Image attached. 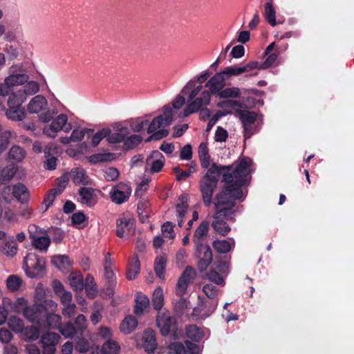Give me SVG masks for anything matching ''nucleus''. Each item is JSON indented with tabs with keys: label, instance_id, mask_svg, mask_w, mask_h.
Returning a JSON list of instances; mask_svg holds the SVG:
<instances>
[{
	"label": "nucleus",
	"instance_id": "1",
	"mask_svg": "<svg viewBox=\"0 0 354 354\" xmlns=\"http://www.w3.org/2000/svg\"><path fill=\"white\" fill-rule=\"evenodd\" d=\"M252 160L248 158H242L234 168H221L213 165L201 181V192L206 206L212 203V195L217 186L220 176L223 175L224 183L223 190L214 200L216 212L212 223L213 229L222 236L230 231V227L223 221L232 219L236 212L235 200L243 199L244 193L242 187L246 184L248 175L252 171Z\"/></svg>",
	"mask_w": 354,
	"mask_h": 354
},
{
	"label": "nucleus",
	"instance_id": "2",
	"mask_svg": "<svg viewBox=\"0 0 354 354\" xmlns=\"http://www.w3.org/2000/svg\"><path fill=\"white\" fill-rule=\"evenodd\" d=\"M210 73L204 71L197 77L189 80L182 89V93L187 95L190 102L183 110L182 117L198 111L203 106L208 104L212 94H217L222 91L225 85L227 77L223 72L218 73L211 77L205 84L208 89H203V83L209 77Z\"/></svg>",
	"mask_w": 354,
	"mask_h": 354
},
{
	"label": "nucleus",
	"instance_id": "3",
	"mask_svg": "<svg viewBox=\"0 0 354 354\" xmlns=\"http://www.w3.org/2000/svg\"><path fill=\"white\" fill-rule=\"evenodd\" d=\"M173 112L169 106H165L162 115L155 117L151 121L149 120L147 133L151 134V139L160 140L168 135L169 131L165 128L173 120Z\"/></svg>",
	"mask_w": 354,
	"mask_h": 354
},
{
	"label": "nucleus",
	"instance_id": "4",
	"mask_svg": "<svg viewBox=\"0 0 354 354\" xmlns=\"http://www.w3.org/2000/svg\"><path fill=\"white\" fill-rule=\"evenodd\" d=\"M114 133L109 137V142L112 143L123 142L127 149L133 148L142 140V138L137 134L129 135L128 125L125 123H115L113 126Z\"/></svg>",
	"mask_w": 354,
	"mask_h": 354
},
{
	"label": "nucleus",
	"instance_id": "5",
	"mask_svg": "<svg viewBox=\"0 0 354 354\" xmlns=\"http://www.w3.org/2000/svg\"><path fill=\"white\" fill-rule=\"evenodd\" d=\"M48 101L41 95H37L29 102L27 109L30 113H40L39 120L43 122H49L55 111L48 109Z\"/></svg>",
	"mask_w": 354,
	"mask_h": 354
},
{
	"label": "nucleus",
	"instance_id": "6",
	"mask_svg": "<svg viewBox=\"0 0 354 354\" xmlns=\"http://www.w3.org/2000/svg\"><path fill=\"white\" fill-rule=\"evenodd\" d=\"M239 116L243 125L245 138H250L259 131L261 122L260 115L253 111L243 110L239 111Z\"/></svg>",
	"mask_w": 354,
	"mask_h": 354
},
{
	"label": "nucleus",
	"instance_id": "7",
	"mask_svg": "<svg viewBox=\"0 0 354 354\" xmlns=\"http://www.w3.org/2000/svg\"><path fill=\"white\" fill-rule=\"evenodd\" d=\"M50 122V124L45 125L43 128V132L50 138H55L60 131L68 133L72 129L71 123L68 122L67 115L63 113L55 118L53 117Z\"/></svg>",
	"mask_w": 354,
	"mask_h": 354
},
{
	"label": "nucleus",
	"instance_id": "8",
	"mask_svg": "<svg viewBox=\"0 0 354 354\" xmlns=\"http://www.w3.org/2000/svg\"><path fill=\"white\" fill-rule=\"evenodd\" d=\"M203 291L212 301H202L198 308L202 316L208 317L215 310L217 306L218 302L214 301V299L217 295L218 290L214 285L207 283L203 286Z\"/></svg>",
	"mask_w": 354,
	"mask_h": 354
},
{
	"label": "nucleus",
	"instance_id": "9",
	"mask_svg": "<svg viewBox=\"0 0 354 354\" xmlns=\"http://www.w3.org/2000/svg\"><path fill=\"white\" fill-rule=\"evenodd\" d=\"M44 266L43 258L38 257L35 253H29L24 258V268L30 277H35L41 273Z\"/></svg>",
	"mask_w": 354,
	"mask_h": 354
},
{
	"label": "nucleus",
	"instance_id": "10",
	"mask_svg": "<svg viewBox=\"0 0 354 354\" xmlns=\"http://www.w3.org/2000/svg\"><path fill=\"white\" fill-rule=\"evenodd\" d=\"M11 195L21 203L26 201L29 198L28 189L21 183H18L13 187L7 186L3 188L2 191V196L5 200L9 201Z\"/></svg>",
	"mask_w": 354,
	"mask_h": 354
},
{
	"label": "nucleus",
	"instance_id": "11",
	"mask_svg": "<svg viewBox=\"0 0 354 354\" xmlns=\"http://www.w3.org/2000/svg\"><path fill=\"white\" fill-rule=\"evenodd\" d=\"M24 102V97L18 100L10 95L8 99V109L6 111L7 117L13 120H21L25 115L24 111L21 106Z\"/></svg>",
	"mask_w": 354,
	"mask_h": 354
},
{
	"label": "nucleus",
	"instance_id": "12",
	"mask_svg": "<svg viewBox=\"0 0 354 354\" xmlns=\"http://www.w3.org/2000/svg\"><path fill=\"white\" fill-rule=\"evenodd\" d=\"M131 193L130 185L127 183H120L111 189L110 196L113 203L122 204L129 199Z\"/></svg>",
	"mask_w": 354,
	"mask_h": 354
},
{
	"label": "nucleus",
	"instance_id": "13",
	"mask_svg": "<svg viewBox=\"0 0 354 354\" xmlns=\"http://www.w3.org/2000/svg\"><path fill=\"white\" fill-rule=\"evenodd\" d=\"M195 275L196 272L194 268L190 266L185 268L176 285V292L178 296L183 297L185 295L187 286L193 282Z\"/></svg>",
	"mask_w": 354,
	"mask_h": 354
},
{
	"label": "nucleus",
	"instance_id": "14",
	"mask_svg": "<svg viewBox=\"0 0 354 354\" xmlns=\"http://www.w3.org/2000/svg\"><path fill=\"white\" fill-rule=\"evenodd\" d=\"M157 326L162 335H167L176 328V320L169 312H159L157 316Z\"/></svg>",
	"mask_w": 354,
	"mask_h": 354
},
{
	"label": "nucleus",
	"instance_id": "15",
	"mask_svg": "<svg viewBox=\"0 0 354 354\" xmlns=\"http://www.w3.org/2000/svg\"><path fill=\"white\" fill-rule=\"evenodd\" d=\"M134 222L131 217L123 216L117 221L116 234L120 238H128L133 232Z\"/></svg>",
	"mask_w": 354,
	"mask_h": 354
},
{
	"label": "nucleus",
	"instance_id": "16",
	"mask_svg": "<svg viewBox=\"0 0 354 354\" xmlns=\"http://www.w3.org/2000/svg\"><path fill=\"white\" fill-rule=\"evenodd\" d=\"M165 164V158L158 151H153L146 160V170L152 173L159 172Z\"/></svg>",
	"mask_w": 354,
	"mask_h": 354
},
{
	"label": "nucleus",
	"instance_id": "17",
	"mask_svg": "<svg viewBox=\"0 0 354 354\" xmlns=\"http://www.w3.org/2000/svg\"><path fill=\"white\" fill-rule=\"evenodd\" d=\"M9 76L6 77V84H10L15 91V87L23 85L28 82V76L17 66H12L9 70Z\"/></svg>",
	"mask_w": 354,
	"mask_h": 354
},
{
	"label": "nucleus",
	"instance_id": "18",
	"mask_svg": "<svg viewBox=\"0 0 354 354\" xmlns=\"http://www.w3.org/2000/svg\"><path fill=\"white\" fill-rule=\"evenodd\" d=\"M197 252L199 259L198 266L201 271H203L207 269L212 261V250L207 245L198 244Z\"/></svg>",
	"mask_w": 354,
	"mask_h": 354
},
{
	"label": "nucleus",
	"instance_id": "19",
	"mask_svg": "<svg viewBox=\"0 0 354 354\" xmlns=\"http://www.w3.org/2000/svg\"><path fill=\"white\" fill-rule=\"evenodd\" d=\"M43 307L39 304L28 306L24 308V316L30 322L39 325L43 317L45 316L46 312L43 311Z\"/></svg>",
	"mask_w": 354,
	"mask_h": 354
},
{
	"label": "nucleus",
	"instance_id": "20",
	"mask_svg": "<svg viewBox=\"0 0 354 354\" xmlns=\"http://www.w3.org/2000/svg\"><path fill=\"white\" fill-rule=\"evenodd\" d=\"M170 349L176 354H199L201 349L198 345L189 341H185V344L180 342H174L171 344Z\"/></svg>",
	"mask_w": 354,
	"mask_h": 354
},
{
	"label": "nucleus",
	"instance_id": "21",
	"mask_svg": "<svg viewBox=\"0 0 354 354\" xmlns=\"http://www.w3.org/2000/svg\"><path fill=\"white\" fill-rule=\"evenodd\" d=\"M39 91V85L35 81H30L27 82L21 88L14 92L11 95L20 100L21 97H24V102L27 97L30 95H33Z\"/></svg>",
	"mask_w": 354,
	"mask_h": 354
},
{
	"label": "nucleus",
	"instance_id": "22",
	"mask_svg": "<svg viewBox=\"0 0 354 354\" xmlns=\"http://www.w3.org/2000/svg\"><path fill=\"white\" fill-rule=\"evenodd\" d=\"M60 337L55 333H47L41 337L44 346V354H54L55 346L58 343Z\"/></svg>",
	"mask_w": 354,
	"mask_h": 354
},
{
	"label": "nucleus",
	"instance_id": "23",
	"mask_svg": "<svg viewBox=\"0 0 354 354\" xmlns=\"http://www.w3.org/2000/svg\"><path fill=\"white\" fill-rule=\"evenodd\" d=\"M219 106L221 108L223 109V113H217L216 115H214L212 118L211 122H213V124H214L218 119L227 113H232V111H238V114L239 115V111H241V104L239 102L235 100H225L219 104Z\"/></svg>",
	"mask_w": 354,
	"mask_h": 354
},
{
	"label": "nucleus",
	"instance_id": "24",
	"mask_svg": "<svg viewBox=\"0 0 354 354\" xmlns=\"http://www.w3.org/2000/svg\"><path fill=\"white\" fill-rule=\"evenodd\" d=\"M188 196L187 194H182L178 201L176 207V217L178 225L180 227H183L184 218L187 213L188 208Z\"/></svg>",
	"mask_w": 354,
	"mask_h": 354
},
{
	"label": "nucleus",
	"instance_id": "25",
	"mask_svg": "<svg viewBox=\"0 0 354 354\" xmlns=\"http://www.w3.org/2000/svg\"><path fill=\"white\" fill-rule=\"evenodd\" d=\"M78 200L88 207H93L97 203V195L91 188L82 187L79 192Z\"/></svg>",
	"mask_w": 354,
	"mask_h": 354
},
{
	"label": "nucleus",
	"instance_id": "26",
	"mask_svg": "<svg viewBox=\"0 0 354 354\" xmlns=\"http://www.w3.org/2000/svg\"><path fill=\"white\" fill-rule=\"evenodd\" d=\"M44 153L46 158V161L44 162L45 168L50 170L55 169L57 165V158L54 155L58 153V149L52 144L45 149Z\"/></svg>",
	"mask_w": 354,
	"mask_h": 354
},
{
	"label": "nucleus",
	"instance_id": "27",
	"mask_svg": "<svg viewBox=\"0 0 354 354\" xmlns=\"http://www.w3.org/2000/svg\"><path fill=\"white\" fill-rule=\"evenodd\" d=\"M68 174L70 178H71L75 184L88 185L90 183V178L83 168H74Z\"/></svg>",
	"mask_w": 354,
	"mask_h": 354
},
{
	"label": "nucleus",
	"instance_id": "28",
	"mask_svg": "<svg viewBox=\"0 0 354 354\" xmlns=\"http://www.w3.org/2000/svg\"><path fill=\"white\" fill-rule=\"evenodd\" d=\"M157 346L155 337V332L151 329H147L143 334V347L145 350L151 353L153 352Z\"/></svg>",
	"mask_w": 354,
	"mask_h": 354
},
{
	"label": "nucleus",
	"instance_id": "29",
	"mask_svg": "<svg viewBox=\"0 0 354 354\" xmlns=\"http://www.w3.org/2000/svg\"><path fill=\"white\" fill-rule=\"evenodd\" d=\"M32 243L35 249L44 252L47 251L50 244V239L46 234L33 236Z\"/></svg>",
	"mask_w": 354,
	"mask_h": 354
},
{
	"label": "nucleus",
	"instance_id": "30",
	"mask_svg": "<svg viewBox=\"0 0 354 354\" xmlns=\"http://www.w3.org/2000/svg\"><path fill=\"white\" fill-rule=\"evenodd\" d=\"M3 305L8 307L10 306V309L15 313L22 312L23 313L24 308L28 306L27 300L23 297L18 298L14 303L10 299L4 298L3 299Z\"/></svg>",
	"mask_w": 354,
	"mask_h": 354
},
{
	"label": "nucleus",
	"instance_id": "31",
	"mask_svg": "<svg viewBox=\"0 0 354 354\" xmlns=\"http://www.w3.org/2000/svg\"><path fill=\"white\" fill-rule=\"evenodd\" d=\"M18 250V246L13 236L8 237L1 248V252L7 257L15 256Z\"/></svg>",
	"mask_w": 354,
	"mask_h": 354
},
{
	"label": "nucleus",
	"instance_id": "32",
	"mask_svg": "<svg viewBox=\"0 0 354 354\" xmlns=\"http://www.w3.org/2000/svg\"><path fill=\"white\" fill-rule=\"evenodd\" d=\"M60 320L61 317L59 315H56L55 313H48L45 315L44 317H42L40 324H39V327H52L56 328L60 326Z\"/></svg>",
	"mask_w": 354,
	"mask_h": 354
},
{
	"label": "nucleus",
	"instance_id": "33",
	"mask_svg": "<svg viewBox=\"0 0 354 354\" xmlns=\"http://www.w3.org/2000/svg\"><path fill=\"white\" fill-rule=\"evenodd\" d=\"M149 115H145L143 118H138L123 123L128 125V128L130 127L134 132H140L149 124Z\"/></svg>",
	"mask_w": 354,
	"mask_h": 354
},
{
	"label": "nucleus",
	"instance_id": "34",
	"mask_svg": "<svg viewBox=\"0 0 354 354\" xmlns=\"http://www.w3.org/2000/svg\"><path fill=\"white\" fill-rule=\"evenodd\" d=\"M6 288L10 292H17L21 290L24 285L22 279L16 274H11L6 280Z\"/></svg>",
	"mask_w": 354,
	"mask_h": 354
},
{
	"label": "nucleus",
	"instance_id": "35",
	"mask_svg": "<svg viewBox=\"0 0 354 354\" xmlns=\"http://www.w3.org/2000/svg\"><path fill=\"white\" fill-rule=\"evenodd\" d=\"M136 306L134 312L137 315H140L149 307V299L142 293H137L135 298Z\"/></svg>",
	"mask_w": 354,
	"mask_h": 354
},
{
	"label": "nucleus",
	"instance_id": "36",
	"mask_svg": "<svg viewBox=\"0 0 354 354\" xmlns=\"http://www.w3.org/2000/svg\"><path fill=\"white\" fill-rule=\"evenodd\" d=\"M138 321L132 315H128L122 320L120 329L124 334L131 333L137 326Z\"/></svg>",
	"mask_w": 354,
	"mask_h": 354
},
{
	"label": "nucleus",
	"instance_id": "37",
	"mask_svg": "<svg viewBox=\"0 0 354 354\" xmlns=\"http://www.w3.org/2000/svg\"><path fill=\"white\" fill-rule=\"evenodd\" d=\"M140 272V261L137 256H133L129 261L127 277L130 279H134Z\"/></svg>",
	"mask_w": 354,
	"mask_h": 354
},
{
	"label": "nucleus",
	"instance_id": "38",
	"mask_svg": "<svg viewBox=\"0 0 354 354\" xmlns=\"http://www.w3.org/2000/svg\"><path fill=\"white\" fill-rule=\"evenodd\" d=\"M71 286L75 290H82L84 287V278L80 272H73L68 276Z\"/></svg>",
	"mask_w": 354,
	"mask_h": 354
},
{
	"label": "nucleus",
	"instance_id": "39",
	"mask_svg": "<svg viewBox=\"0 0 354 354\" xmlns=\"http://www.w3.org/2000/svg\"><path fill=\"white\" fill-rule=\"evenodd\" d=\"M187 337L195 342L201 341L205 335V330L196 325H192L187 328Z\"/></svg>",
	"mask_w": 354,
	"mask_h": 354
},
{
	"label": "nucleus",
	"instance_id": "40",
	"mask_svg": "<svg viewBox=\"0 0 354 354\" xmlns=\"http://www.w3.org/2000/svg\"><path fill=\"white\" fill-rule=\"evenodd\" d=\"M52 263L62 271H67L71 266V261L65 255L55 256L52 259Z\"/></svg>",
	"mask_w": 354,
	"mask_h": 354
},
{
	"label": "nucleus",
	"instance_id": "41",
	"mask_svg": "<svg viewBox=\"0 0 354 354\" xmlns=\"http://www.w3.org/2000/svg\"><path fill=\"white\" fill-rule=\"evenodd\" d=\"M234 245L233 239L230 241L227 240H216L213 242V247L218 252L227 253L231 250Z\"/></svg>",
	"mask_w": 354,
	"mask_h": 354
},
{
	"label": "nucleus",
	"instance_id": "42",
	"mask_svg": "<svg viewBox=\"0 0 354 354\" xmlns=\"http://www.w3.org/2000/svg\"><path fill=\"white\" fill-rule=\"evenodd\" d=\"M111 134V130L109 128L102 129L95 133H94V131H93V133L90 136V137H91V144L93 146L95 147L103 138L108 137L107 139L109 140V137Z\"/></svg>",
	"mask_w": 354,
	"mask_h": 354
},
{
	"label": "nucleus",
	"instance_id": "43",
	"mask_svg": "<svg viewBox=\"0 0 354 354\" xmlns=\"http://www.w3.org/2000/svg\"><path fill=\"white\" fill-rule=\"evenodd\" d=\"M120 347L117 342L109 339L102 346V352L103 354H118Z\"/></svg>",
	"mask_w": 354,
	"mask_h": 354
},
{
	"label": "nucleus",
	"instance_id": "44",
	"mask_svg": "<svg viewBox=\"0 0 354 354\" xmlns=\"http://www.w3.org/2000/svg\"><path fill=\"white\" fill-rule=\"evenodd\" d=\"M138 212L142 221L145 222L150 213L149 203L147 200L142 199L139 201L138 204Z\"/></svg>",
	"mask_w": 354,
	"mask_h": 354
},
{
	"label": "nucleus",
	"instance_id": "45",
	"mask_svg": "<svg viewBox=\"0 0 354 354\" xmlns=\"http://www.w3.org/2000/svg\"><path fill=\"white\" fill-rule=\"evenodd\" d=\"M152 301L156 310H159L161 309L164 304L163 290L161 288L158 287L154 290Z\"/></svg>",
	"mask_w": 354,
	"mask_h": 354
},
{
	"label": "nucleus",
	"instance_id": "46",
	"mask_svg": "<svg viewBox=\"0 0 354 354\" xmlns=\"http://www.w3.org/2000/svg\"><path fill=\"white\" fill-rule=\"evenodd\" d=\"M208 228V222L203 221L196 230L194 235V241L197 244V245L199 244L200 240L207 234Z\"/></svg>",
	"mask_w": 354,
	"mask_h": 354
},
{
	"label": "nucleus",
	"instance_id": "47",
	"mask_svg": "<svg viewBox=\"0 0 354 354\" xmlns=\"http://www.w3.org/2000/svg\"><path fill=\"white\" fill-rule=\"evenodd\" d=\"M93 133L92 129H75L71 133V139L73 142H77L82 140L85 136L90 138V136Z\"/></svg>",
	"mask_w": 354,
	"mask_h": 354
},
{
	"label": "nucleus",
	"instance_id": "48",
	"mask_svg": "<svg viewBox=\"0 0 354 354\" xmlns=\"http://www.w3.org/2000/svg\"><path fill=\"white\" fill-rule=\"evenodd\" d=\"M114 158V154L111 153H96L88 158L89 162L93 164L109 162Z\"/></svg>",
	"mask_w": 354,
	"mask_h": 354
},
{
	"label": "nucleus",
	"instance_id": "49",
	"mask_svg": "<svg viewBox=\"0 0 354 354\" xmlns=\"http://www.w3.org/2000/svg\"><path fill=\"white\" fill-rule=\"evenodd\" d=\"M9 158L17 162L21 161L26 156L25 151L19 146H13L8 153Z\"/></svg>",
	"mask_w": 354,
	"mask_h": 354
},
{
	"label": "nucleus",
	"instance_id": "50",
	"mask_svg": "<svg viewBox=\"0 0 354 354\" xmlns=\"http://www.w3.org/2000/svg\"><path fill=\"white\" fill-rule=\"evenodd\" d=\"M165 266V258L164 257H158L154 262V270L157 276L160 279L164 278Z\"/></svg>",
	"mask_w": 354,
	"mask_h": 354
},
{
	"label": "nucleus",
	"instance_id": "51",
	"mask_svg": "<svg viewBox=\"0 0 354 354\" xmlns=\"http://www.w3.org/2000/svg\"><path fill=\"white\" fill-rule=\"evenodd\" d=\"M274 46V43L270 44L266 48V54L268 55L266 59L262 63V68H266L271 66L276 61L277 55L275 53H271Z\"/></svg>",
	"mask_w": 354,
	"mask_h": 354
},
{
	"label": "nucleus",
	"instance_id": "52",
	"mask_svg": "<svg viewBox=\"0 0 354 354\" xmlns=\"http://www.w3.org/2000/svg\"><path fill=\"white\" fill-rule=\"evenodd\" d=\"M8 326L15 333H21L24 329V322L16 316H12L8 319Z\"/></svg>",
	"mask_w": 354,
	"mask_h": 354
},
{
	"label": "nucleus",
	"instance_id": "53",
	"mask_svg": "<svg viewBox=\"0 0 354 354\" xmlns=\"http://www.w3.org/2000/svg\"><path fill=\"white\" fill-rule=\"evenodd\" d=\"M58 194H60V193H59L56 189H52L48 191L44 197L41 207V209L44 212H46L49 208V207L54 201L56 196Z\"/></svg>",
	"mask_w": 354,
	"mask_h": 354
},
{
	"label": "nucleus",
	"instance_id": "54",
	"mask_svg": "<svg viewBox=\"0 0 354 354\" xmlns=\"http://www.w3.org/2000/svg\"><path fill=\"white\" fill-rule=\"evenodd\" d=\"M185 94L182 93V91L180 92V94L178 95L173 101L172 102V106H171L170 105H168L172 110H173V119L174 118V117L176 116V113H177V111L185 103V97L183 95ZM186 96V95H185ZM187 97H188L187 95ZM187 100L188 101H192L191 102H192L194 99L193 100H189V97H187Z\"/></svg>",
	"mask_w": 354,
	"mask_h": 354
},
{
	"label": "nucleus",
	"instance_id": "55",
	"mask_svg": "<svg viewBox=\"0 0 354 354\" xmlns=\"http://www.w3.org/2000/svg\"><path fill=\"white\" fill-rule=\"evenodd\" d=\"M222 72L224 73L225 77L228 78L231 76H237L245 73V68L243 66H232L225 68Z\"/></svg>",
	"mask_w": 354,
	"mask_h": 354
},
{
	"label": "nucleus",
	"instance_id": "56",
	"mask_svg": "<svg viewBox=\"0 0 354 354\" xmlns=\"http://www.w3.org/2000/svg\"><path fill=\"white\" fill-rule=\"evenodd\" d=\"M240 95V90L236 87L226 88L218 93L221 98L237 97Z\"/></svg>",
	"mask_w": 354,
	"mask_h": 354
},
{
	"label": "nucleus",
	"instance_id": "57",
	"mask_svg": "<svg viewBox=\"0 0 354 354\" xmlns=\"http://www.w3.org/2000/svg\"><path fill=\"white\" fill-rule=\"evenodd\" d=\"M264 15L266 20L271 26L275 25V10L270 3H267L265 5Z\"/></svg>",
	"mask_w": 354,
	"mask_h": 354
},
{
	"label": "nucleus",
	"instance_id": "58",
	"mask_svg": "<svg viewBox=\"0 0 354 354\" xmlns=\"http://www.w3.org/2000/svg\"><path fill=\"white\" fill-rule=\"evenodd\" d=\"M84 283L88 295L90 297H94L96 290L93 277L91 275H88L86 277L85 282H84Z\"/></svg>",
	"mask_w": 354,
	"mask_h": 354
},
{
	"label": "nucleus",
	"instance_id": "59",
	"mask_svg": "<svg viewBox=\"0 0 354 354\" xmlns=\"http://www.w3.org/2000/svg\"><path fill=\"white\" fill-rule=\"evenodd\" d=\"M16 169L13 165H10L5 167L1 174V178L2 181L10 180L15 174Z\"/></svg>",
	"mask_w": 354,
	"mask_h": 354
},
{
	"label": "nucleus",
	"instance_id": "60",
	"mask_svg": "<svg viewBox=\"0 0 354 354\" xmlns=\"http://www.w3.org/2000/svg\"><path fill=\"white\" fill-rule=\"evenodd\" d=\"M59 327L61 333L66 337H71L77 333V328L71 323L66 324Z\"/></svg>",
	"mask_w": 354,
	"mask_h": 354
},
{
	"label": "nucleus",
	"instance_id": "61",
	"mask_svg": "<svg viewBox=\"0 0 354 354\" xmlns=\"http://www.w3.org/2000/svg\"><path fill=\"white\" fill-rule=\"evenodd\" d=\"M162 233L165 238L173 239L175 237L174 225L171 222H166L162 225Z\"/></svg>",
	"mask_w": 354,
	"mask_h": 354
},
{
	"label": "nucleus",
	"instance_id": "62",
	"mask_svg": "<svg viewBox=\"0 0 354 354\" xmlns=\"http://www.w3.org/2000/svg\"><path fill=\"white\" fill-rule=\"evenodd\" d=\"M12 136V132L6 131L0 136V154L7 148L9 140Z\"/></svg>",
	"mask_w": 354,
	"mask_h": 354
},
{
	"label": "nucleus",
	"instance_id": "63",
	"mask_svg": "<svg viewBox=\"0 0 354 354\" xmlns=\"http://www.w3.org/2000/svg\"><path fill=\"white\" fill-rule=\"evenodd\" d=\"M104 176L106 180H115L119 176V171L115 167H108L104 170Z\"/></svg>",
	"mask_w": 354,
	"mask_h": 354
},
{
	"label": "nucleus",
	"instance_id": "64",
	"mask_svg": "<svg viewBox=\"0 0 354 354\" xmlns=\"http://www.w3.org/2000/svg\"><path fill=\"white\" fill-rule=\"evenodd\" d=\"M69 179H70V176H69L68 173L64 174L60 178L57 179V187L55 189H57V191L59 193L61 194L62 192V191L64 189V188L67 185Z\"/></svg>",
	"mask_w": 354,
	"mask_h": 354
}]
</instances>
